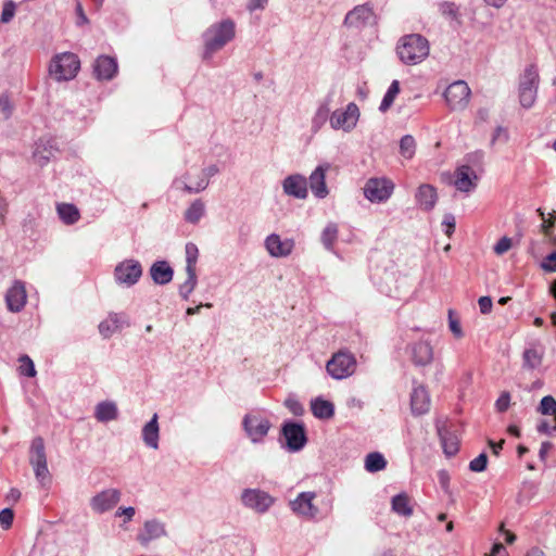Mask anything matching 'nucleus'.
<instances>
[{"label": "nucleus", "instance_id": "nucleus-1", "mask_svg": "<svg viewBox=\"0 0 556 556\" xmlns=\"http://www.w3.org/2000/svg\"><path fill=\"white\" fill-rule=\"evenodd\" d=\"M236 25L230 18L223 20L219 23L211 25L203 33L204 51L203 60L210 61L214 53L223 49L229 41L235 38Z\"/></svg>", "mask_w": 556, "mask_h": 556}, {"label": "nucleus", "instance_id": "nucleus-2", "mask_svg": "<svg viewBox=\"0 0 556 556\" xmlns=\"http://www.w3.org/2000/svg\"><path fill=\"white\" fill-rule=\"evenodd\" d=\"M429 42L419 34L403 36L397 43L396 53L406 65L421 63L429 55Z\"/></svg>", "mask_w": 556, "mask_h": 556}, {"label": "nucleus", "instance_id": "nucleus-3", "mask_svg": "<svg viewBox=\"0 0 556 556\" xmlns=\"http://www.w3.org/2000/svg\"><path fill=\"white\" fill-rule=\"evenodd\" d=\"M79 68L78 56L73 52H63L52 58L49 73L58 81H67L76 77Z\"/></svg>", "mask_w": 556, "mask_h": 556}, {"label": "nucleus", "instance_id": "nucleus-4", "mask_svg": "<svg viewBox=\"0 0 556 556\" xmlns=\"http://www.w3.org/2000/svg\"><path fill=\"white\" fill-rule=\"evenodd\" d=\"M29 463L34 469L35 477L42 488H49L52 481L48 469L47 455L43 439L36 437L31 441L29 450Z\"/></svg>", "mask_w": 556, "mask_h": 556}, {"label": "nucleus", "instance_id": "nucleus-5", "mask_svg": "<svg viewBox=\"0 0 556 556\" xmlns=\"http://www.w3.org/2000/svg\"><path fill=\"white\" fill-rule=\"evenodd\" d=\"M540 85V75L534 64L528 65L519 77V101L525 109L533 106Z\"/></svg>", "mask_w": 556, "mask_h": 556}, {"label": "nucleus", "instance_id": "nucleus-6", "mask_svg": "<svg viewBox=\"0 0 556 556\" xmlns=\"http://www.w3.org/2000/svg\"><path fill=\"white\" fill-rule=\"evenodd\" d=\"M356 368L357 361L354 354L348 350L334 353L326 364L328 375L336 380L351 377L356 371Z\"/></svg>", "mask_w": 556, "mask_h": 556}, {"label": "nucleus", "instance_id": "nucleus-7", "mask_svg": "<svg viewBox=\"0 0 556 556\" xmlns=\"http://www.w3.org/2000/svg\"><path fill=\"white\" fill-rule=\"evenodd\" d=\"M471 90L464 80H456L450 84L443 92V97L450 110L463 111L470 100Z\"/></svg>", "mask_w": 556, "mask_h": 556}, {"label": "nucleus", "instance_id": "nucleus-8", "mask_svg": "<svg viewBox=\"0 0 556 556\" xmlns=\"http://www.w3.org/2000/svg\"><path fill=\"white\" fill-rule=\"evenodd\" d=\"M394 191V184L386 177L370 178L364 187V194L372 203L386 202Z\"/></svg>", "mask_w": 556, "mask_h": 556}, {"label": "nucleus", "instance_id": "nucleus-9", "mask_svg": "<svg viewBox=\"0 0 556 556\" xmlns=\"http://www.w3.org/2000/svg\"><path fill=\"white\" fill-rule=\"evenodd\" d=\"M243 506L258 514H265L275 504L276 500L261 489H245L241 494Z\"/></svg>", "mask_w": 556, "mask_h": 556}, {"label": "nucleus", "instance_id": "nucleus-10", "mask_svg": "<svg viewBox=\"0 0 556 556\" xmlns=\"http://www.w3.org/2000/svg\"><path fill=\"white\" fill-rule=\"evenodd\" d=\"M141 276L142 266L139 261L134 258L124 260L118 263L114 269L115 281L125 287L136 285Z\"/></svg>", "mask_w": 556, "mask_h": 556}, {"label": "nucleus", "instance_id": "nucleus-11", "mask_svg": "<svg viewBox=\"0 0 556 556\" xmlns=\"http://www.w3.org/2000/svg\"><path fill=\"white\" fill-rule=\"evenodd\" d=\"M242 426L247 435L253 443H261L267 435L271 424L260 414H247L243 417Z\"/></svg>", "mask_w": 556, "mask_h": 556}, {"label": "nucleus", "instance_id": "nucleus-12", "mask_svg": "<svg viewBox=\"0 0 556 556\" xmlns=\"http://www.w3.org/2000/svg\"><path fill=\"white\" fill-rule=\"evenodd\" d=\"M359 117L358 106L351 102L344 110H336L330 115V126L334 130L342 129L351 131L357 124Z\"/></svg>", "mask_w": 556, "mask_h": 556}, {"label": "nucleus", "instance_id": "nucleus-13", "mask_svg": "<svg viewBox=\"0 0 556 556\" xmlns=\"http://www.w3.org/2000/svg\"><path fill=\"white\" fill-rule=\"evenodd\" d=\"M315 498V492H301L293 501H290V509L299 517L308 520L315 519L319 513L314 504Z\"/></svg>", "mask_w": 556, "mask_h": 556}, {"label": "nucleus", "instance_id": "nucleus-14", "mask_svg": "<svg viewBox=\"0 0 556 556\" xmlns=\"http://www.w3.org/2000/svg\"><path fill=\"white\" fill-rule=\"evenodd\" d=\"M282 435L286 440V447L290 452L302 450L307 441L304 426L294 421L283 424Z\"/></svg>", "mask_w": 556, "mask_h": 556}, {"label": "nucleus", "instance_id": "nucleus-15", "mask_svg": "<svg viewBox=\"0 0 556 556\" xmlns=\"http://www.w3.org/2000/svg\"><path fill=\"white\" fill-rule=\"evenodd\" d=\"M266 251L271 257H288L294 250L295 242L293 239H281L277 233H270L264 241Z\"/></svg>", "mask_w": 556, "mask_h": 556}, {"label": "nucleus", "instance_id": "nucleus-16", "mask_svg": "<svg viewBox=\"0 0 556 556\" xmlns=\"http://www.w3.org/2000/svg\"><path fill=\"white\" fill-rule=\"evenodd\" d=\"M121 491L117 489H106L96 494L90 500V506L93 511L103 514L113 507L121 501Z\"/></svg>", "mask_w": 556, "mask_h": 556}, {"label": "nucleus", "instance_id": "nucleus-17", "mask_svg": "<svg viewBox=\"0 0 556 556\" xmlns=\"http://www.w3.org/2000/svg\"><path fill=\"white\" fill-rule=\"evenodd\" d=\"M374 17V9L369 3L356 5L345 15L344 25L353 28H363L369 24Z\"/></svg>", "mask_w": 556, "mask_h": 556}, {"label": "nucleus", "instance_id": "nucleus-18", "mask_svg": "<svg viewBox=\"0 0 556 556\" xmlns=\"http://www.w3.org/2000/svg\"><path fill=\"white\" fill-rule=\"evenodd\" d=\"M329 169L330 164H320L308 177L309 188L317 199H325L329 194V190L326 186V173Z\"/></svg>", "mask_w": 556, "mask_h": 556}, {"label": "nucleus", "instance_id": "nucleus-19", "mask_svg": "<svg viewBox=\"0 0 556 556\" xmlns=\"http://www.w3.org/2000/svg\"><path fill=\"white\" fill-rule=\"evenodd\" d=\"M129 321L124 313H110L109 316L99 324V332L104 339L111 338L115 332L128 327Z\"/></svg>", "mask_w": 556, "mask_h": 556}, {"label": "nucleus", "instance_id": "nucleus-20", "mask_svg": "<svg viewBox=\"0 0 556 556\" xmlns=\"http://www.w3.org/2000/svg\"><path fill=\"white\" fill-rule=\"evenodd\" d=\"M478 176L468 165H462L455 170L454 186L462 192H470L477 187Z\"/></svg>", "mask_w": 556, "mask_h": 556}, {"label": "nucleus", "instance_id": "nucleus-21", "mask_svg": "<svg viewBox=\"0 0 556 556\" xmlns=\"http://www.w3.org/2000/svg\"><path fill=\"white\" fill-rule=\"evenodd\" d=\"M283 192L296 199H305L307 197V179L294 174L285 178L282 182Z\"/></svg>", "mask_w": 556, "mask_h": 556}, {"label": "nucleus", "instance_id": "nucleus-22", "mask_svg": "<svg viewBox=\"0 0 556 556\" xmlns=\"http://www.w3.org/2000/svg\"><path fill=\"white\" fill-rule=\"evenodd\" d=\"M93 72L99 80H110L117 73V62L112 56L100 55L94 62Z\"/></svg>", "mask_w": 556, "mask_h": 556}, {"label": "nucleus", "instance_id": "nucleus-23", "mask_svg": "<svg viewBox=\"0 0 556 556\" xmlns=\"http://www.w3.org/2000/svg\"><path fill=\"white\" fill-rule=\"evenodd\" d=\"M8 308L11 312H20L26 304V291L21 281H15L5 294Z\"/></svg>", "mask_w": 556, "mask_h": 556}, {"label": "nucleus", "instance_id": "nucleus-24", "mask_svg": "<svg viewBox=\"0 0 556 556\" xmlns=\"http://www.w3.org/2000/svg\"><path fill=\"white\" fill-rule=\"evenodd\" d=\"M430 396L424 386H418L413 389L410 394V409L416 416L424 415L429 412Z\"/></svg>", "mask_w": 556, "mask_h": 556}, {"label": "nucleus", "instance_id": "nucleus-25", "mask_svg": "<svg viewBox=\"0 0 556 556\" xmlns=\"http://www.w3.org/2000/svg\"><path fill=\"white\" fill-rule=\"evenodd\" d=\"M166 535L167 532L165 525L157 519H151L144 522L143 531L138 534L137 539L141 544H147L152 540H156Z\"/></svg>", "mask_w": 556, "mask_h": 556}, {"label": "nucleus", "instance_id": "nucleus-26", "mask_svg": "<svg viewBox=\"0 0 556 556\" xmlns=\"http://www.w3.org/2000/svg\"><path fill=\"white\" fill-rule=\"evenodd\" d=\"M150 276L156 285H167L173 280L174 270L166 261H156L150 267Z\"/></svg>", "mask_w": 556, "mask_h": 556}, {"label": "nucleus", "instance_id": "nucleus-27", "mask_svg": "<svg viewBox=\"0 0 556 556\" xmlns=\"http://www.w3.org/2000/svg\"><path fill=\"white\" fill-rule=\"evenodd\" d=\"M433 359V350L430 343L419 341L412 346V361L417 366L429 365Z\"/></svg>", "mask_w": 556, "mask_h": 556}, {"label": "nucleus", "instance_id": "nucleus-28", "mask_svg": "<svg viewBox=\"0 0 556 556\" xmlns=\"http://www.w3.org/2000/svg\"><path fill=\"white\" fill-rule=\"evenodd\" d=\"M437 430L444 453L447 456H454L458 452L459 447L457 437L451 432L445 425H438Z\"/></svg>", "mask_w": 556, "mask_h": 556}, {"label": "nucleus", "instance_id": "nucleus-29", "mask_svg": "<svg viewBox=\"0 0 556 556\" xmlns=\"http://www.w3.org/2000/svg\"><path fill=\"white\" fill-rule=\"evenodd\" d=\"M416 200H417L418 205L422 210H425V211L432 210L438 200L435 188L433 186L427 185V184L421 185L417 190Z\"/></svg>", "mask_w": 556, "mask_h": 556}, {"label": "nucleus", "instance_id": "nucleus-30", "mask_svg": "<svg viewBox=\"0 0 556 556\" xmlns=\"http://www.w3.org/2000/svg\"><path fill=\"white\" fill-rule=\"evenodd\" d=\"M159 416L154 414L150 421L142 428V440L147 446L156 450L159 447L160 428Z\"/></svg>", "mask_w": 556, "mask_h": 556}, {"label": "nucleus", "instance_id": "nucleus-31", "mask_svg": "<svg viewBox=\"0 0 556 556\" xmlns=\"http://www.w3.org/2000/svg\"><path fill=\"white\" fill-rule=\"evenodd\" d=\"M94 417L100 422L116 420L118 417L117 405L112 401H103L98 403L94 408Z\"/></svg>", "mask_w": 556, "mask_h": 556}, {"label": "nucleus", "instance_id": "nucleus-32", "mask_svg": "<svg viewBox=\"0 0 556 556\" xmlns=\"http://www.w3.org/2000/svg\"><path fill=\"white\" fill-rule=\"evenodd\" d=\"M218 168L216 165L208 166L203 169L202 177L194 185H185L184 190L188 193H199L205 190L208 186V178L216 175Z\"/></svg>", "mask_w": 556, "mask_h": 556}, {"label": "nucleus", "instance_id": "nucleus-33", "mask_svg": "<svg viewBox=\"0 0 556 556\" xmlns=\"http://www.w3.org/2000/svg\"><path fill=\"white\" fill-rule=\"evenodd\" d=\"M312 412L315 417L319 419H329L334 415V406L331 402L316 399L311 405Z\"/></svg>", "mask_w": 556, "mask_h": 556}, {"label": "nucleus", "instance_id": "nucleus-34", "mask_svg": "<svg viewBox=\"0 0 556 556\" xmlns=\"http://www.w3.org/2000/svg\"><path fill=\"white\" fill-rule=\"evenodd\" d=\"M58 214L63 223L73 225L78 222L80 214L74 204L62 203L58 205Z\"/></svg>", "mask_w": 556, "mask_h": 556}, {"label": "nucleus", "instance_id": "nucleus-35", "mask_svg": "<svg viewBox=\"0 0 556 556\" xmlns=\"http://www.w3.org/2000/svg\"><path fill=\"white\" fill-rule=\"evenodd\" d=\"M391 504L392 510L397 515L409 517L413 514L409 497L404 493L393 496Z\"/></svg>", "mask_w": 556, "mask_h": 556}, {"label": "nucleus", "instance_id": "nucleus-36", "mask_svg": "<svg viewBox=\"0 0 556 556\" xmlns=\"http://www.w3.org/2000/svg\"><path fill=\"white\" fill-rule=\"evenodd\" d=\"M205 205L201 200L193 201L185 212V220L197 224L204 216Z\"/></svg>", "mask_w": 556, "mask_h": 556}, {"label": "nucleus", "instance_id": "nucleus-37", "mask_svg": "<svg viewBox=\"0 0 556 556\" xmlns=\"http://www.w3.org/2000/svg\"><path fill=\"white\" fill-rule=\"evenodd\" d=\"M330 109H329V105L328 103H321L313 118H312V131L313 132H317L324 125L325 123L329 119L330 121Z\"/></svg>", "mask_w": 556, "mask_h": 556}, {"label": "nucleus", "instance_id": "nucleus-38", "mask_svg": "<svg viewBox=\"0 0 556 556\" xmlns=\"http://www.w3.org/2000/svg\"><path fill=\"white\" fill-rule=\"evenodd\" d=\"M387 466V460L383 455L378 452L369 453L365 458V469L368 472H377L383 470Z\"/></svg>", "mask_w": 556, "mask_h": 556}, {"label": "nucleus", "instance_id": "nucleus-39", "mask_svg": "<svg viewBox=\"0 0 556 556\" xmlns=\"http://www.w3.org/2000/svg\"><path fill=\"white\" fill-rule=\"evenodd\" d=\"M399 93H400V83H399V80H393L391 83V85L389 86V88L380 103L379 111L382 113L387 112L393 104V102Z\"/></svg>", "mask_w": 556, "mask_h": 556}, {"label": "nucleus", "instance_id": "nucleus-40", "mask_svg": "<svg viewBox=\"0 0 556 556\" xmlns=\"http://www.w3.org/2000/svg\"><path fill=\"white\" fill-rule=\"evenodd\" d=\"M523 367L528 369H535L538 368L543 358V353L538 351L534 348H530L525 350L523 352Z\"/></svg>", "mask_w": 556, "mask_h": 556}, {"label": "nucleus", "instance_id": "nucleus-41", "mask_svg": "<svg viewBox=\"0 0 556 556\" xmlns=\"http://www.w3.org/2000/svg\"><path fill=\"white\" fill-rule=\"evenodd\" d=\"M338 226L334 223H329L323 230L321 242L327 250H333L334 242L338 238Z\"/></svg>", "mask_w": 556, "mask_h": 556}, {"label": "nucleus", "instance_id": "nucleus-42", "mask_svg": "<svg viewBox=\"0 0 556 556\" xmlns=\"http://www.w3.org/2000/svg\"><path fill=\"white\" fill-rule=\"evenodd\" d=\"M187 273V279L184 283L179 287V294L184 300H188L189 295L192 293L197 286V274L195 270L186 271Z\"/></svg>", "mask_w": 556, "mask_h": 556}, {"label": "nucleus", "instance_id": "nucleus-43", "mask_svg": "<svg viewBox=\"0 0 556 556\" xmlns=\"http://www.w3.org/2000/svg\"><path fill=\"white\" fill-rule=\"evenodd\" d=\"M18 363H20V366H18L17 370L21 376H25V377H29V378H33L36 376L37 371H36L34 362L31 361V358L28 355H26V354L21 355L18 357Z\"/></svg>", "mask_w": 556, "mask_h": 556}, {"label": "nucleus", "instance_id": "nucleus-44", "mask_svg": "<svg viewBox=\"0 0 556 556\" xmlns=\"http://www.w3.org/2000/svg\"><path fill=\"white\" fill-rule=\"evenodd\" d=\"M415 150H416L415 139L409 135L404 136L400 141L401 155L407 160H410L415 154Z\"/></svg>", "mask_w": 556, "mask_h": 556}, {"label": "nucleus", "instance_id": "nucleus-45", "mask_svg": "<svg viewBox=\"0 0 556 556\" xmlns=\"http://www.w3.org/2000/svg\"><path fill=\"white\" fill-rule=\"evenodd\" d=\"M199 255L198 247L189 242L186 244V271L195 270V264Z\"/></svg>", "mask_w": 556, "mask_h": 556}, {"label": "nucleus", "instance_id": "nucleus-46", "mask_svg": "<svg viewBox=\"0 0 556 556\" xmlns=\"http://www.w3.org/2000/svg\"><path fill=\"white\" fill-rule=\"evenodd\" d=\"M539 412L542 415H556V401L553 396L546 395L541 400Z\"/></svg>", "mask_w": 556, "mask_h": 556}, {"label": "nucleus", "instance_id": "nucleus-47", "mask_svg": "<svg viewBox=\"0 0 556 556\" xmlns=\"http://www.w3.org/2000/svg\"><path fill=\"white\" fill-rule=\"evenodd\" d=\"M486 464L488 456L485 453H481L469 463V469L475 472H481L486 468Z\"/></svg>", "mask_w": 556, "mask_h": 556}, {"label": "nucleus", "instance_id": "nucleus-48", "mask_svg": "<svg viewBox=\"0 0 556 556\" xmlns=\"http://www.w3.org/2000/svg\"><path fill=\"white\" fill-rule=\"evenodd\" d=\"M511 248V239L508 237L501 238L494 245V252L497 255L506 253Z\"/></svg>", "mask_w": 556, "mask_h": 556}, {"label": "nucleus", "instance_id": "nucleus-49", "mask_svg": "<svg viewBox=\"0 0 556 556\" xmlns=\"http://www.w3.org/2000/svg\"><path fill=\"white\" fill-rule=\"evenodd\" d=\"M14 518L13 510L10 508H4L0 511V525L3 529H9L12 526Z\"/></svg>", "mask_w": 556, "mask_h": 556}, {"label": "nucleus", "instance_id": "nucleus-50", "mask_svg": "<svg viewBox=\"0 0 556 556\" xmlns=\"http://www.w3.org/2000/svg\"><path fill=\"white\" fill-rule=\"evenodd\" d=\"M15 14V5L12 1L4 3L1 12V22L9 23Z\"/></svg>", "mask_w": 556, "mask_h": 556}, {"label": "nucleus", "instance_id": "nucleus-51", "mask_svg": "<svg viewBox=\"0 0 556 556\" xmlns=\"http://www.w3.org/2000/svg\"><path fill=\"white\" fill-rule=\"evenodd\" d=\"M448 327H450V330L452 331V333L456 338L463 337V330L460 327V323L456 318L453 317L452 311L448 312Z\"/></svg>", "mask_w": 556, "mask_h": 556}, {"label": "nucleus", "instance_id": "nucleus-52", "mask_svg": "<svg viewBox=\"0 0 556 556\" xmlns=\"http://www.w3.org/2000/svg\"><path fill=\"white\" fill-rule=\"evenodd\" d=\"M13 106L8 96H0V112L5 118L12 115Z\"/></svg>", "mask_w": 556, "mask_h": 556}, {"label": "nucleus", "instance_id": "nucleus-53", "mask_svg": "<svg viewBox=\"0 0 556 556\" xmlns=\"http://www.w3.org/2000/svg\"><path fill=\"white\" fill-rule=\"evenodd\" d=\"M509 404H510V394L508 392H504L497 399L495 406L498 412L503 413V412L507 410V408L509 407Z\"/></svg>", "mask_w": 556, "mask_h": 556}, {"label": "nucleus", "instance_id": "nucleus-54", "mask_svg": "<svg viewBox=\"0 0 556 556\" xmlns=\"http://www.w3.org/2000/svg\"><path fill=\"white\" fill-rule=\"evenodd\" d=\"M542 268L546 271H556V251L549 253L542 262Z\"/></svg>", "mask_w": 556, "mask_h": 556}, {"label": "nucleus", "instance_id": "nucleus-55", "mask_svg": "<svg viewBox=\"0 0 556 556\" xmlns=\"http://www.w3.org/2000/svg\"><path fill=\"white\" fill-rule=\"evenodd\" d=\"M289 410L294 415H301L303 413V406L295 399H287L285 402Z\"/></svg>", "mask_w": 556, "mask_h": 556}, {"label": "nucleus", "instance_id": "nucleus-56", "mask_svg": "<svg viewBox=\"0 0 556 556\" xmlns=\"http://www.w3.org/2000/svg\"><path fill=\"white\" fill-rule=\"evenodd\" d=\"M75 10H76V14H77V25L81 26V25L88 24L89 21L84 12L83 4L79 0H76Z\"/></svg>", "mask_w": 556, "mask_h": 556}, {"label": "nucleus", "instance_id": "nucleus-57", "mask_svg": "<svg viewBox=\"0 0 556 556\" xmlns=\"http://www.w3.org/2000/svg\"><path fill=\"white\" fill-rule=\"evenodd\" d=\"M479 308L482 314H489L492 309V300L490 296H481L478 300Z\"/></svg>", "mask_w": 556, "mask_h": 556}, {"label": "nucleus", "instance_id": "nucleus-58", "mask_svg": "<svg viewBox=\"0 0 556 556\" xmlns=\"http://www.w3.org/2000/svg\"><path fill=\"white\" fill-rule=\"evenodd\" d=\"M442 225L445 227V233L451 236L455 229V218L453 215L448 214L444 216Z\"/></svg>", "mask_w": 556, "mask_h": 556}, {"label": "nucleus", "instance_id": "nucleus-59", "mask_svg": "<svg viewBox=\"0 0 556 556\" xmlns=\"http://www.w3.org/2000/svg\"><path fill=\"white\" fill-rule=\"evenodd\" d=\"M136 510L134 507H125V508H118L116 511V516H123L125 517V522L130 521L132 517L135 516Z\"/></svg>", "mask_w": 556, "mask_h": 556}, {"label": "nucleus", "instance_id": "nucleus-60", "mask_svg": "<svg viewBox=\"0 0 556 556\" xmlns=\"http://www.w3.org/2000/svg\"><path fill=\"white\" fill-rule=\"evenodd\" d=\"M507 139H508L507 130L505 128L498 126L493 132L492 143H495V141H497V140L507 141Z\"/></svg>", "mask_w": 556, "mask_h": 556}, {"label": "nucleus", "instance_id": "nucleus-61", "mask_svg": "<svg viewBox=\"0 0 556 556\" xmlns=\"http://www.w3.org/2000/svg\"><path fill=\"white\" fill-rule=\"evenodd\" d=\"M538 431L540 433L551 435L554 431H556V428H554V426L549 425L547 421H542L538 426Z\"/></svg>", "mask_w": 556, "mask_h": 556}, {"label": "nucleus", "instance_id": "nucleus-62", "mask_svg": "<svg viewBox=\"0 0 556 556\" xmlns=\"http://www.w3.org/2000/svg\"><path fill=\"white\" fill-rule=\"evenodd\" d=\"M267 1L268 0H251L248 4V9L251 12H253L255 10L264 9Z\"/></svg>", "mask_w": 556, "mask_h": 556}, {"label": "nucleus", "instance_id": "nucleus-63", "mask_svg": "<svg viewBox=\"0 0 556 556\" xmlns=\"http://www.w3.org/2000/svg\"><path fill=\"white\" fill-rule=\"evenodd\" d=\"M552 448H553V444L551 442H543L541 444V448L539 452L540 458L542 460H544L547 457V455Z\"/></svg>", "mask_w": 556, "mask_h": 556}, {"label": "nucleus", "instance_id": "nucleus-64", "mask_svg": "<svg viewBox=\"0 0 556 556\" xmlns=\"http://www.w3.org/2000/svg\"><path fill=\"white\" fill-rule=\"evenodd\" d=\"M525 556H544V553L539 548H532Z\"/></svg>", "mask_w": 556, "mask_h": 556}]
</instances>
